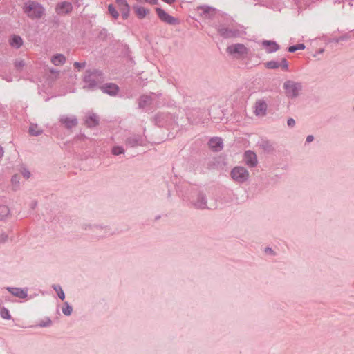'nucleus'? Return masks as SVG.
<instances>
[{
	"label": "nucleus",
	"mask_w": 354,
	"mask_h": 354,
	"mask_svg": "<svg viewBox=\"0 0 354 354\" xmlns=\"http://www.w3.org/2000/svg\"><path fill=\"white\" fill-rule=\"evenodd\" d=\"M24 12L31 19L40 18L44 13L43 7L38 3L29 1L23 7Z\"/></svg>",
	"instance_id": "nucleus-1"
},
{
	"label": "nucleus",
	"mask_w": 354,
	"mask_h": 354,
	"mask_svg": "<svg viewBox=\"0 0 354 354\" xmlns=\"http://www.w3.org/2000/svg\"><path fill=\"white\" fill-rule=\"evenodd\" d=\"M102 76L100 73L97 71H86L84 76V82L88 88H92L102 82Z\"/></svg>",
	"instance_id": "nucleus-2"
},
{
	"label": "nucleus",
	"mask_w": 354,
	"mask_h": 354,
	"mask_svg": "<svg viewBox=\"0 0 354 354\" xmlns=\"http://www.w3.org/2000/svg\"><path fill=\"white\" fill-rule=\"evenodd\" d=\"M227 52L236 57H241L248 54V49L243 44H236L228 46Z\"/></svg>",
	"instance_id": "nucleus-3"
},
{
	"label": "nucleus",
	"mask_w": 354,
	"mask_h": 354,
	"mask_svg": "<svg viewBox=\"0 0 354 354\" xmlns=\"http://www.w3.org/2000/svg\"><path fill=\"white\" fill-rule=\"evenodd\" d=\"M231 176L234 180L242 183L248 179L249 173L244 167H237L232 170Z\"/></svg>",
	"instance_id": "nucleus-4"
},
{
	"label": "nucleus",
	"mask_w": 354,
	"mask_h": 354,
	"mask_svg": "<svg viewBox=\"0 0 354 354\" xmlns=\"http://www.w3.org/2000/svg\"><path fill=\"white\" fill-rule=\"evenodd\" d=\"M158 17L163 21L169 24H177L178 21L167 13L164 10L160 8L156 9Z\"/></svg>",
	"instance_id": "nucleus-5"
},
{
	"label": "nucleus",
	"mask_w": 354,
	"mask_h": 354,
	"mask_svg": "<svg viewBox=\"0 0 354 354\" xmlns=\"http://www.w3.org/2000/svg\"><path fill=\"white\" fill-rule=\"evenodd\" d=\"M266 68L268 69H275L281 68L283 70L287 71L288 68V64L286 59L283 58L280 62L276 61H269L264 64Z\"/></svg>",
	"instance_id": "nucleus-6"
},
{
	"label": "nucleus",
	"mask_w": 354,
	"mask_h": 354,
	"mask_svg": "<svg viewBox=\"0 0 354 354\" xmlns=\"http://www.w3.org/2000/svg\"><path fill=\"white\" fill-rule=\"evenodd\" d=\"M267 111V104L262 100L256 102L254 107V113L257 116H264Z\"/></svg>",
	"instance_id": "nucleus-7"
},
{
	"label": "nucleus",
	"mask_w": 354,
	"mask_h": 354,
	"mask_svg": "<svg viewBox=\"0 0 354 354\" xmlns=\"http://www.w3.org/2000/svg\"><path fill=\"white\" fill-rule=\"evenodd\" d=\"M286 93L289 97H295L297 95L298 88L297 86L292 82L288 81L284 84Z\"/></svg>",
	"instance_id": "nucleus-8"
},
{
	"label": "nucleus",
	"mask_w": 354,
	"mask_h": 354,
	"mask_svg": "<svg viewBox=\"0 0 354 354\" xmlns=\"http://www.w3.org/2000/svg\"><path fill=\"white\" fill-rule=\"evenodd\" d=\"M9 45L14 48L18 49L24 44L23 39L17 35H12L8 39Z\"/></svg>",
	"instance_id": "nucleus-9"
},
{
	"label": "nucleus",
	"mask_w": 354,
	"mask_h": 354,
	"mask_svg": "<svg viewBox=\"0 0 354 354\" xmlns=\"http://www.w3.org/2000/svg\"><path fill=\"white\" fill-rule=\"evenodd\" d=\"M116 3L120 8V10L122 12V16L124 19H127L129 15V6L127 3L126 0H115Z\"/></svg>",
	"instance_id": "nucleus-10"
},
{
	"label": "nucleus",
	"mask_w": 354,
	"mask_h": 354,
	"mask_svg": "<svg viewBox=\"0 0 354 354\" xmlns=\"http://www.w3.org/2000/svg\"><path fill=\"white\" fill-rule=\"evenodd\" d=\"M244 160L245 163L251 167H254L257 163L256 154L252 151H247L244 154Z\"/></svg>",
	"instance_id": "nucleus-11"
},
{
	"label": "nucleus",
	"mask_w": 354,
	"mask_h": 354,
	"mask_svg": "<svg viewBox=\"0 0 354 354\" xmlns=\"http://www.w3.org/2000/svg\"><path fill=\"white\" fill-rule=\"evenodd\" d=\"M262 46L268 53L275 52L279 49V45L272 41L264 40L262 42Z\"/></svg>",
	"instance_id": "nucleus-12"
},
{
	"label": "nucleus",
	"mask_w": 354,
	"mask_h": 354,
	"mask_svg": "<svg viewBox=\"0 0 354 354\" xmlns=\"http://www.w3.org/2000/svg\"><path fill=\"white\" fill-rule=\"evenodd\" d=\"M102 90L104 93H106L110 95H115L118 92V87L117 85L110 83L104 85L102 87Z\"/></svg>",
	"instance_id": "nucleus-13"
},
{
	"label": "nucleus",
	"mask_w": 354,
	"mask_h": 354,
	"mask_svg": "<svg viewBox=\"0 0 354 354\" xmlns=\"http://www.w3.org/2000/svg\"><path fill=\"white\" fill-rule=\"evenodd\" d=\"M209 146L214 151H218L223 148V142L220 138H212L209 142Z\"/></svg>",
	"instance_id": "nucleus-14"
},
{
	"label": "nucleus",
	"mask_w": 354,
	"mask_h": 354,
	"mask_svg": "<svg viewBox=\"0 0 354 354\" xmlns=\"http://www.w3.org/2000/svg\"><path fill=\"white\" fill-rule=\"evenodd\" d=\"M133 10H134V12L136 15V16L139 18V19H143L145 18L147 15L149 14V10L145 8V7H142V6H133Z\"/></svg>",
	"instance_id": "nucleus-15"
},
{
	"label": "nucleus",
	"mask_w": 354,
	"mask_h": 354,
	"mask_svg": "<svg viewBox=\"0 0 354 354\" xmlns=\"http://www.w3.org/2000/svg\"><path fill=\"white\" fill-rule=\"evenodd\" d=\"M72 10V5L68 2H63L57 6V11L59 14H66Z\"/></svg>",
	"instance_id": "nucleus-16"
},
{
	"label": "nucleus",
	"mask_w": 354,
	"mask_h": 354,
	"mask_svg": "<svg viewBox=\"0 0 354 354\" xmlns=\"http://www.w3.org/2000/svg\"><path fill=\"white\" fill-rule=\"evenodd\" d=\"M85 123L88 127H93L98 125L99 120L95 114L91 113L86 117Z\"/></svg>",
	"instance_id": "nucleus-17"
},
{
	"label": "nucleus",
	"mask_w": 354,
	"mask_h": 354,
	"mask_svg": "<svg viewBox=\"0 0 354 354\" xmlns=\"http://www.w3.org/2000/svg\"><path fill=\"white\" fill-rule=\"evenodd\" d=\"M66 62V57L62 54H56L51 57V62L55 66L63 65Z\"/></svg>",
	"instance_id": "nucleus-18"
},
{
	"label": "nucleus",
	"mask_w": 354,
	"mask_h": 354,
	"mask_svg": "<svg viewBox=\"0 0 354 354\" xmlns=\"http://www.w3.org/2000/svg\"><path fill=\"white\" fill-rule=\"evenodd\" d=\"M61 122L65 125L67 128H72L77 125V120L75 118H70V117H63L61 119Z\"/></svg>",
	"instance_id": "nucleus-19"
},
{
	"label": "nucleus",
	"mask_w": 354,
	"mask_h": 354,
	"mask_svg": "<svg viewBox=\"0 0 354 354\" xmlns=\"http://www.w3.org/2000/svg\"><path fill=\"white\" fill-rule=\"evenodd\" d=\"M9 292H10L13 295L17 296L19 298H24L26 297L27 294L26 292L18 288H8Z\"/></svg>",
	"instance_id": "nucleus-20"
},
{
	"label": "nucleus",
	"mask_w": 354,
	"mask_h": 354,
	"mask_svg": "<svg viewBox=\"0 0 354 354\" xmlns=\"http://www.w3.org/2000/svg\"><path fill=\"white\" fill-rule=\"evenodd\" d=\"M42 129L36 124H31L29 127V133L31 136H39L42 133Z\"/></svg>",
	"instance_id": "nucleus-21"
},
{
	"label": "nucleus",
	"mask_w": 354,
	"mask_h": 354,
	"mask_svg": "<svg viewBox=\"0 0 354 354\" xmlns=\"http://www.w3.org/2000/svg\"><path fill=\"white\" fill-rule=\"evenodd\" d=\"M9 214V209L6 205H0V219H3Z\"/></svg>",
	"instance_id": "nucleus-22"
},
{
	"label": "nucleus",
	"mask_w": 354,
	"mask_h": 354,
	"mask_svg": "<svg viewBox=\"0 0 354 354\" xmlns=\"http://www.w3.org/2000/svg\"><path fill=\"white\" fill-rule=\"evenodd\" d=\"M304 48H305V46L302 44H297L295 46H290L288 48V51L293 53L297 50H304Z\"/></svg>",
	"instance_id": "nucleus-23"
},
{
	"label": "nucleus",
	"mask_w": 354,
	"mask_h": 354,
	"mask_svg": "<svg viewBox=\"0 0 354 354\" xmlns=\"http://www.w3.org/2000/svg\"><path fill=\"white\" fill-rule=\"evenodd\" d=\"M0 315L2 318L9 319L10 318V315L9 313L8 310L5 308H2L0 310Z\"/></svg>",
	"instance_id": "nucleus-24"
},
{
	"label": "nucleus",
	"mask_w": 354,
	"mask_h": 354,
	"mask_svg": "<svg viewBox=\"0 0 354 354\" xmlns=\"http://www.w3.org/2000/svg\"><path fill=\"white\" fill-rule=\"evenodd\" d=\"M55 290L57 292L58 297L62 300H64L65 298V295H64V293L63 290H62V288L59 286H56V287H55Z\"/></svg>",
	"instance_id": "nucleus-25"
},
{
	"label": "nucleus",
	"mask_w": 354,
	"mask_h": 354,
	"mask_svg": "<svg viewBox=\"0 0 354 354\" xmlns=\"http://www.w3.org/2000/svg\"><path fill=\"white\" fill-rule=\"evenodd\" d=\"M109 11L110 12V14L114 17V18H118V12L116 11V10L115 9V8L112 6V5H109Z\"/></svg>",
	"instance_id": "nucleus-26"
},
{
	"label": "nucleus",
	"mask_w": 354,
	"mask_h": 354,
	"mask_svg": "<svg viewBox=\"0 0 354 354\" xmlns=\"http://www.w3.org/2000/svg\"><path fill=\"white\" fill-rule=\"evenodd\" d=\"M124 151L123 149L120 147H115L113 148L112 152L115 155H119L122 153Z\"/></svg>",
	"instance_id": "nucleus-27"
},
{
	"label": "nucleus",
	"mask_w": 354,
	"mask_h": 354,
	"mask_svg": "<svg viewBox=\"0 0 354 354\" xmlns=\"http://www.w3.org/2000/svg\"><path fill=\"white\" fill-rule=\"evenodd\" d=\"M86 66V63L85 62H75L74 63V66L75 68L78 69L79 71L82 70V68H84Z\"/></svg>",
	"instance_id": "nucleus-28"
},
{
	"label": "nucleus",
	"mask_w": 354,
	"mask_h": 354,
	"mask_svg": "<svg viewBox=\"0 0 354 354\" xmlns=\"http://www.w3.org/2000/svg\"><path fill=\"white\" fill-rule=\"evenodd\" d=\"M62 312L64 315H69L72 312V308L68 306L62 309Z\"/></svg>",
	"instance_id": "nucleus-29"
},
{
	"label": "nucleus",
	"mask_w": 354,
	"mask_h": 354,
	"mask_svg": "<svg viewBox=\"0 0 354 354\" xmlns=\"http://www.w3.org/2000/svg\"><path fill=\"white\" fill-rule=\"evenodd\" d=\"M295 124V120L292 119V118H290L288 120V125L290 126V127H292L294 126Z\"/></svg>",
	"instance_id": "nucleus-30"
},
{
	"label": "nucleus",
	"mask_w": 354,
	"mask_h": 354,
	"mask_svg": "<svg viewBox=\"0 0 354 354\" xmlns=\"http://www.w3.org/2000/svg\"><path fill=\"white\" fill-rule=\"evenodd\" d=\"M23 176L28 179L30 177V172L28 171L24 170L23 171Z\"/></svg>",
	"instance_id": "nucleus-31"
},
{
	"label": "nucleus",
	"mask_w": 354,
	"mask_h": 354,
	"mask_svg": "<svg viewBox=\"0 0 354 354\" xmlns=\"http://www.w3.org/2000/svg\"><path fill=\"white\" fill-rule=\"evenodd\" d=\"M313 136H308L307 137V138H306V141H307L308 142H312V141H313Z\"/></svg>",
	"instance_id": "nucleus-32"
},
{
	"label": "nucleus",
	"mask_w": 354,
	"mask_h": 354,
	"mask_svg": "<svg viewBox=\"0 0 354 354\" xmlns=\"http://www.w3.org/2000/svg\"><path fill=\"white\" fill-rule=\"evenodd\" d=\"M3 149L1 147H0V158L3 156Z\"/></svg>",
	"instance_id": "nucleus-33"
},
{
	"label": "nucleus",
	"mask_w": 354,
	"mask_h": 354,
	"mask_svg": "<svg viewBox=\"0 0 354 354\" xmlns=\"http://www.w3.org/2000/svg\"><path fill=\"white\" fill-rule=\"evenodd\" d=\"M17 178H18V176H15L12 178V180H16Z\"/></svg>",
	"instance_id": "nucleus-34"
}]
</instances>
